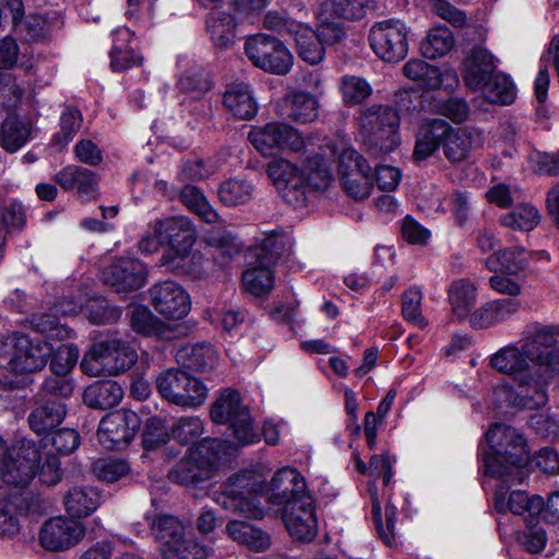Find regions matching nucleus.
Segmentation results:
<instances>
[{
	"instance_id": "obj_1",
	"label": "nucleus",
	"mask_w": 559,
	"mask_h": 559,
	"mask_svg": "<svg viewBox=\"0 0 559 559\" xmlns=\"http://www.w3.org/2000/svg\"><path fill=\"white\" fill-rule=\"evenodd\" d=\"M489 365L499 373L512 379L511 385H503L499 394L516 408L537 409L548 402L545 380L532 364L523 343L509 344L491 355Z\"/></svg>"
},
{
	"instance_id": "obj_30",
	"label": "nucleus",
	"mask_w": 559,
	"mask_h": 559,
	"mask_svg": "<svg viewBox=\"0 0 559 559\" xmlns=\"http://www.w3.org/2000/svg\"><path fill=\"white\" fill-rule=\"evenodd\" d=\"M211 469L206 460H200L198 449H189V455L185 456L169 471L171 481L182 485H194L209 478Z\"/></svg>"
},
{
	"instance_id": "obj_55",
	"label": "nucleus",
	"mask_w": 559,
	"mask_h": 559,
	"mask_svg": "<svg viewBox=\"0 0 559 559\" xmlns=\"http://www.w3.org/2000/svg\"><path fill=\"white\" fill-rule=\"evenodd\" d=\"M235 21L230 14L218 13L212 15L207 21V31L215 46L227 48L234 43L235 38Z\"/></svg>"
},
{
	"instance_id": "obj_42",
	"label": "nucleus",
	"mask_w": 559,
	"mask_h": 559,
	"mask_svg": "<svg viewBox=\"0 0 559 559\" xmlns=\"http://www.w3.org/2000/svg\"><path fill=\"white\" fill-rule=\"evenodd\" d=\"M254 192L251 181L243 178H231L221 183L217 194L222 204L239 206L248 203Z\"/></svg>"
},
{
	"instance_id": "obj_60",
	"label": "nucleus",
	"mask_w": 559,
	"mask_h": 559,
	"mask_svg": "<svg viewBox=\"0 0 559 559\" xmlns=\"http://www.w3.org/2000/svg\"><path fill=\"white\" fill-rule=\"evenodd\" d=\"M61 129L53 138L60 147L67 145L80 130L82 124L81 112L73 107H66L60 118Z\"/></svg>"
},
{
	"instance_id": "obj_3",
	"label": "nucleus",
	"mask_w": 559,
	"mask_h": 559,
	"mask_svg": "<svg viewBox=\"0 0 559 559\" xmlns=\"http://www.w3.org/2000/svg\"><path fill=\"white\" fill-rule=\"evenodd\" d=\"M266 173L286 203L304 206L310 190H325L333 180L328 157L320 154L309 156L299 169L287 159H274L267 164Z\"/></svg>"
},
{
	"instance_id": "obj_45",
	"label": "nucleus",
	"mask_w": 559,
	"mask_h": 559,
	"mask_svg": "<svg viewBox=\"0 0 559 559\" xmlns=\"http://www.w3.org/2000/svg\"><path fill=\"white\" fill-rule=\"evenodd\" d=\"M247 270L242 274V284L245 289L254 296H263L271 293L274 287V275L271 270L272 264L261 263Z\"/></svg>"
},
{
	"instance_id": "obj_46",
	"label": "nucleus",
	"mask_w": 559,
	"mask_h": 559,
	"mask_svg": "<svg viewBox=\"0 0 559 559\" xmlns=\"http://www.w3.org/2000/svg\"><path fill=\"white\" fill-rule=\"evenodd\" d=\"M454 46L452 32L445 26H437L428 33L420 44L421 53L428 59L445 56Z\"/></svg>"
},
{
	"instance_id": "obj_33",
	"label": "nucleus",
	"mask_w": 559,
	"mask_h": 559,
	"mask_svg": "<svg viewBox=\"0 0 559 559\" xmlns=\"http://www.w3.org/2000/svg\"><path fill=\"white\" fill-rule=\"evenodd\" d=\"M448 300L453 316L464 320L476 304L477 287L468 278L455 280L448 287Z\"/></svg>"
},
{
	"instance_id": "obj_41",
	"label": "nucleus",
	"mask_w": 559,
	"mask_h": 559,
	"mask_svg": "<svg viewBox=\"0 0 559 559\" xmlns=\"http://www.w3.org/2000/svg\"><path fill=\"white\" fill-rule=\"evenodd\" d=\"M130 36L131 33L127 27L118 28L115 32L114 46L110 50V67L116 72L141 64V58L127 44Z\"/></svg>"
},
{
	"instance_id": "obj_43",
	"label": "nucleus",
	"mask_w": 559,
	"mask_h": 559,
	"mask_svg": "<svg viewBox=\"0 0 559 559\" xmlns=\"http://www.w3.org/2000/svg\"><path fill=\"white\" fill-rule=\"evenodd\" d=\"M292 248L293 239L288 234L274 231L262 241L257 258L261 263L273 265L280 259L288 257Z\"/></svg>"
},
{
	"instance_id": "obj_61",
	"label": "nucleus",
	"mask_w": 559,
	"mask_h": 559,
	"mask_svg": "<svg viewBox=\"0 0 559 559\" xmlns=\"http://www.w3.org/2000/svg\"><path fill=\"white\" fill-rule=\"evenodd\" d=\"M88 320L94 324H106L120 318V310L108 304L104 298H95L85 307Z\"/></svg>"
},
{
	"instance_id": "obj_57",
	"label": "nucleus",
	"mask_w": 559,
	"mask_h": 559,
	"mask_svg": "<svg viewBox=\"0 0 559 559\" xmlns=\"http://www.w3.org/2000/svg\"><path fill=\"white\" fill-rule=\"evenodd\" d=\"M421 299L423 294L416 287L407 289L402 298V313L404 319L420 329L428 325V321L421 314Z\"/></svg>"
},
{
	"instance_id": "obj_13",
	"label": "nucleus",
	"mask_w": 559,
	"mask_h": 559,
	"mask_svg": "<svg viewBox=\"0 0 559 559\" xmlns=\"http://www.w3.org/2000/svg\"><path fill=\"white\" fill-rule=\"evenodd\" d=\"M210 415L216 424H228L239 444H252L259 440L249 409L237 391L224 390L212 404Z\"/></svg>"
},
{
	"instance_id": "obj_4",
	"label": "nucleus",
	"mask_w": 559,
	"mask_h": 559,
	"mask_svg": "<svg viewBox=\"0 0 559 559\" xmlns=\"http://www.w3.org/2000/svg\"><path fill=\"white\" fill-rule=\"evenodd\" d=\"M490 452L484 456L486 475L506 484H522L530 460L526 441L515 428L493 424L486 433Z\"/></svg>"
},
{
	"instance_id": "obj_35",
	"label": "nucleus",
	"mask_w": 559,
	"mask_h": 559,
	"mask_svg": "<svg viewBox=\"0 0 559 559\" xmlns=\"http://www.w3.org/2000/svg\"><path fill=\"white\" fill-rule=\"evenodd\" d=\"M284 106L282 116L298 123L312 122L319 116L318 99L310 93H293L284 99Z\"/></svg>"
},
{
	"instance_id": "obj_10",
	"label": "nucleus",
	"mask_w": 559,
	"mask_h": 559,
	"mask_svg": "<svg viewBox=\"0 0 559 559\" xmlns=\"http://www.w3.org/2000/svg\"><path fill=\"white\" fill-rule=\"evenodd\" d=\"M155 383L164 400L185 409L199 408L209 396V389L202 380L179 368L162 371Z\"/></svg>"
},
{
	"instance_id": "obj_11",
	"label": "nucleus",
	"mask_w": 559,
	"mask_h": 559,
	"mask_svg": "<svg viewBox=\"0 0 559 559\" xmlns=\"http://www.w3.org/2000/svg\"><path fill=\"white\" fill-rule=\"evenodd\" d=\"M330 156H337L340 182L344 191L356 200L370 195L373 187L372 168L353 147L326 145Z\"/></svg>"
},
{
	"instance_id": "obj_38",
	"label": "nucleus",
	"mask_w": 559,
	"mask_h": 559,
	"mask_svg": "<svg viewBox=\"0 0 559 559\" xmlns=\"http://www.w3.org/2000/svg\"><path fill=\"white\" fill-rule=\"evenodd\" d=\"M123 397L122 388L115 381H97L88 385L83 394L86 405L106 409L118 405Z\"/></svg>"
},
{
	"instance_id": "obj_37",
	"label": "nucleus",
	"mask_w": 559,
	"mask_h": 559,
	"mask_svg": "<svg viewBox=\"0 0 559 559\" xmlns=\"http://www.w3.org/2000/svg\"><path fill=\"white\" fill-rule=\"evenodd\" d=\"M32 139V123L19 117H8L1 124L0 145L8 153H15Z\"/></svg>"
},
{
	"instance_id": "obj_49",
	"label": "nucleus",
	"mask_w": 559,
	"mask_h": 559,
	"mask_svg": "<svg viewBox=\"0 0 559 559\" xmlns=\"http://www.w3.org/2000/svg\"><path fill=\"white\" fill-rule=\"evenodd\" d=\"M178 87L191 99H202L210 92L212 84L203 69L193 67L179 78Z\"/></svg>"
},
{
	"instance_id": "obj_21",
	"label": "nucleus",
	"mask_w": 559,
	"mask_h": 559,
	"mask_svg": "<svg viewBox=\"0 0 559 559\" xmlns=\"http://www.w3.org/2000/svg\"><path fill=\"white\" fill-rule=\"evenodd\" d=\"M148 293L153 308L166 319L179 320L190 311L191 302L188 293L174 281L158 282L150 288Z\"/></svg>"
},
{
	"instance_id": "obj_14",
	"label": "nucleus",
	"mask_w": 559,
	"mask_h": 559,
	"mask_svg": "<svg viewBox=\"0 0 559 559\" xmlns=\"http://www.w3.org/2000/svg\"><path fill=\"white\" fill-rule=\"evenodd\" d=\"M245 52L252 64L265 72L285 75L293 67V56L274 36L255 34L247 38Z\"/></svg>"
},
{
	"instance_id": "obj_27",
	"label": "nucleus",
	"mask_w": 559,
	"mask_h": 559,
	"mask_svg": "<svg viewBox=\"0 0 559 559\" xmlns=\"http://www.w3.org/2000/svg\"><path fill=\"white\" fill-rule=\"evenodd\" d=\"M55 181L64 190H76L84 199L94 198L98 180L96 175L84 167L69 165L55 175Z\"/></svg>"
},
{
	"instance_id": "obj_28",
	"label": "nucleus",
	"mask_w": 559,
	"mask_h": 559,
	"mask_svg": "<svg viewBox=\"0 0 559 559\" xmlns=\"http://www.w3.org/2000/svg\"><path fill=\"white\" fill-rule=\"evenodd\" d=\"M449 131V123L443 119H431L425 121L416 135V143L413 156L416 160H424L443 145V138Z\"/></svg>"
},
{
	"instance_id": "obj_34",
	"label": "nucleus",
	"mask_w": 559,
	"mask_h": 559,
	"mask_svg": "<svg viewBox=\"0 0 559 559\" xmlns=\"http://www.w3.org/2000/svg\"><path fill=\"white\" fill-rule=\"evenodd\" d=\"M294 37L299 57L310 64H318L324 58L325 48L316 31L305 23L293 24Z\"/></svg>"
},
{
	"instance_id": "obj_12",
	"label": "nucleus",
	"mask_w": 559,
	"mask_h": 559,
	"mask_svg": "<svg viewBox=\"0 0 559 559\" xmlns=\"http://www.w3.org/2000/svg\"><path fill=\"white\" fill-rule=\"evenodd\" d=\"M39 450L34 441L21 440L7 447L0 438V478L7 485L24 488L35 477Z\"/></svg>"
},
{
	"instance_id": "obj_48",
	"label": "nucleus",
	"mask_w": 559,
	"mask_h": 559,
	"mask_svg": "<svg viewBox=\"0 0 559 559\" xmlns=\"http://www.w3.org/2000/svg\"><path fill=\"white\" fill-rule=\"evenodd\" d=\"M372 2L373 0H324L320 8L333 17L356 21L366 15V10L372 5Z\"/></svg>"
},
{
	"instance_id": "obj_23",
	"label": "nucleus",
	"mask_w": 559,
	"mask_h": 559,
	"mask_svg": "<svg viewBox=\"0 0 559 559\" xmlns=\"http://www.w3.org/2000/svg\"><path fill=\"white\" fill-rule=\"evenodd\" d=\"M483 134L474 128H452L443 138V153L451 163H459L467 158L472 151L483 145Z\"/></svg>"
},
{
	"instance_id": "obj_22",
	"label": "nucleus",
	"mask_w": 559,
	"mask_h": 559,
	"mask_svg": "<svg viewBox=\"0 0 559 559\" xmlns=\"http://www.w3.org/2000/svg\"><path fill=\"white\" fill-rule=\"evenodd\" d=\"M146 267L138 259L120 258L102 272V280L117 292L136 290L146 283Z\"/></svg>"
},
{
	"instance_id": "obj_59",
	"label": "nucleus",
	"mask_w": 559,
	"mask_h": 559,
	"mask_svg": "<svg viewBox=\"0 0 559 559\" xmlns=\"http://www.w3.org/2000/svg\"><path fill=\"white\" fill-rule=\"evenodd\" d=\"M204 431L202 420L197 416L179 418L171 428V433L180 443H192L198 440Z\"/></svg>"
},
{
	"instance_id": "obj_51",
	"label": "nucleus",
	"mask_w": 559,
	"mask_h": 559,
	"mask_svg": "<svg viewBox=\"0 0 559 559\" xmlns=\"http://www.w3.org/2000/svg\"><path fill=\"white\" fill-rule=\"evenodd\" d=\"M334 19L335 17L330 13L324 12V10L319 7L316 33L324 47L335 46L346 37L347 31L344 24L335 21Z\"/></svg>"
},
{
	"instance_id": "obj_16",
	"label": "nucleus",
	"mask_w": 559,
	"mask_h": 559,
	"mask_svg": "<svg viewBox=\"0 0 559 559\" xmlns=\"http://www.w3.org/2000/svg\"><path fill=\"white\" fill-rule=\"evenodd\" d=\"M370 47L385 62H399L408 51V29L399 20L376 23L369 32Z\"/></svg>"
},
{
	"instance_id": "obj_58",
	"label": "nucleus",
	"mask_w": 559,
	"mask_h": 559,
	"mask_svg": "<svg viewBox=\"0 0 559 559\" xmlns=\"http://www.w3.org/2000/svg\"><path fill=\"white\" fill-rule=\"evenodd\" d=\"M130 324L133 331L145 336L158 335L162 331V323L146 307L132 310Z\"/></svg>"
},
{
	"instance_id": "obj_36",
	"label": "nucleus",
	"mask_w": 559,
	"mask_h": 559,
	"mask_svg": "<svg viewBox=\"0 0 559 559\" xmlns=\"http://www.w3.org/2000/svg\"><path fill=\"white\" fill-rule=\"evenodd\" d=\"M146 520L150 521L152 532L159 542L160 550L166 557L185 535L183 525L177 518L165 514L154 518L146 516Z\"/></svg>"
},
{
	"instance_id": "obj_52",
	"label": "nucleus",
	"mask_w": 559,
	"mask_h": 559,
	"mask_svg": "<svg viewBox=\"0 0 559 559\" xmlns=\"http://www.w3.org/2000/svg\"><path fill=\"white\" fill-rule=\"evenodd\" d=\"M205 242L216 250L215 260L224 264L241 250L239 240L225 230H212L205 236Z\"/></svg>"
},
{
	"instance_id": "obj_26",
	"label": "nucleus",
	"mask_w": 559,
	"mask_h": 559,
	"mask_svg": "<svg viewBox=\"0 0 559 559\" xmlns=\"http://www.w3.org/2000/svg\"><path fill=\"white\" fill-rule=\"evenodd\" d=\"M496 59L484 47L478 46L472 49L464 63V81L472 90L479 91L480 87L496 72Z\"/></svg>"
},
{
	"instance_id": "obj_19",
	"label": "nucleus",
	"mask_w": 559,
	"mask_h": 559,
	"mask_svg": "<svg viewBox=\"0 0 559 559\" xmlns=\"http://www.w3.org/2000/svg\"><path fill=\"white\" fill-rule=\"evenodd\" d=\"M85 535L82 522L64 516H53L45 521L38 533L40 546L52 552L68 550L78 545Z\"/></svg>"
},
{
	"instance_id": "obj_63",
	"label": "nucleus",
	"mask_w": 559,
	"mask_h": 559,
	"mask_svg": "<svg viewBox=\"0 0 559 559\" xmlns=\"http://www.w3.org/2000/svg\"><path fill=\"white\" fill-rule=\"evenodd\" d=\"M20 528L15 504L0 492V537H12L20 532Z\"/></svg>"
},
{
	"instance_id": "obj_6",
	"label": "nucleus",
	"mask_w": 559,
	"mask_h": 559,
	"mask_svg": "<svg viewBox=\"0 0 559 559\" xmlns=\"http://www.w3.org/2000/svg\"><path fill=\"white\" fill-rule=\"evenodd\" d=\"M151 228L169 246L162 255V265L173 272L189 273L190 263L197 258L192 252L197 237L191 221L185 216L166 217L153 222Z\"/></svg>"
},
{
	"instance_id": "obj_5",
	"label": "nucleus",
	"mask_w": 559,
	"mask_h": 559,
	"mask_svg": "<svg viewBox=\"0 0 559 559\" xmlns=\"http://www.w3.org/2000/svg\"><path fill=\"white\" fill-rule=\"evenodd\" d=\"M52 345L41 337L14 334L0 346V385L8 389L20 388L25 376L40 371L48 362Z\"/></svg>"
},
{
	"instance_id": "obj_54",
	"label": "nucleus",
	"mask_w": 559,
	"mask_h": 559,
	"mask_svg": "<svg viewBox=\"0 0 559 559\" xmlns=\"http://www.w3.org/2000/svg\"><path fill=\"white\" fill-rule=\"evenodd\" d=\"M540 216L536 207L531 204H520L513 211L502 215L500 222L512 229L530 231L539 223Z\"/></svg>"
},
{
	"instance_id": "obj_9",
	"label": "nucleus",
	"mask_w": 559,
	"mask_h": 559,
	"mask_svg": "<svg viewBox=\"0 0 559 559\" xmlns=\"http://www.w3.org/2000/svg\"><path fill=\"white\" fill-rule=\"evenodd\" d=\"M523 345L548 389L551 378L559 373V328L537 323L528 325Z\"/></svg>"
},
{
	"instance_id": "obj_8",
	"label": "nucleus",
	"mask_w": 559,
	"mask_h": 559,
	"mask_svg": "<svg viewBox=\"0 0 559 559\" xmlns=\"http://www.w3.org/2000/svg\"><path fill=\"white\" fill-rule=\"evenodd\" d=\"M400 116L388 105H371L359 116V129L367 150L376 156L393 152L401 142Z\"/></svg>"
},
{
	"instance_id": "obj_2",
	"label": "nucleus",
	"mask_w": 559,
	"mask_h": 559,
	"mask_svg": "<svg viewBox=\"0 0 559 559\" xmlns=\"http://www.w3.org/2000/svg\"><path fill=\"white\" fill-rule=\"evenodd\" d=\"M273 498L284 504L283 521L292 537L310 542L318 532L313 499L306 492L304 477L294 467H283L271 480Z\"/></svg>"
},
{
	"instance_id": "obj_64",
	"label": "nucleus",
	"mask_w": 559,
	"mask_h": 559,
	"mask_svg": "<svg viewBox=\"0 0 559 559\" xmlns=\"http://www.w3.org/2000/svg\"><path fill=\"white\" fill-rule=\"evenodd\" d=\"M209 549L199 544L194 538L185 535L179 543L167 554L168 559H207Z\"/></svg>"
},
{
	"instance_id": "obj_62",
	"label": "nucleus",
	"mask_w": 559,
	"mask_h": 559,
	"mask_svg": "<svg viewBox=\"0 0 559 559\" xmlns=\"http://www.w3.org/2000/svg\"><path fill=\"white\" fill-rule=\"evenodd\" d=\"M96 477L105 483H115L124 477L129 471V464L122 460H99L93 467Z\"/></svg>"
},
{
	"instance_id": "obj_18",
	"label": "nucleus",
	"mask_w": 559,
	"mask_h": 559,
	"mask_svg": "<svg viewBox=\"0 0 559 559\" xmlns=\"http://www.w3.org/2000/svg\"><path fill=\"white\" fill-rule=\"evenodd\" d=\"M141 427L136 413L129 409H118L103 417L98 425L97 437L108 450L127 447Z\"/></svg>"
},
{
	"instance_id": "obj_20",
	"label": "nucleus",
	"mask_w": 559,
	"mask_h": 559,
	"mask_svg": "<svg viewBox=\"0 0 559 559\" xmlns=\"http://www.w3.org/2000/svg\"><path fill=\"white\" fill-rule=\"evenodd\" d=\"M514 485L500 481L495 492V508L499 513L512 512L522 516L526 523H533L542 513L544 499L538 495H528L524 490H513L509 493V488Z\"/></svg>"
},
{
	"instance_id": "obj_44",
	"label": "nucleus",
	"mask_w": 559,
	"mask_h": 559,
	"mask_svg": "<svg viewBox=\"0 0 559 559\" xmlns=\"http://www.w3.org/2000/svg\"><path fill=\"white\" fill-rule=\"evenodd\" d=\"M25 223V210L21 202L9 199L0 201V260L3 257V248L7 234L22 227Z\"/></svg>"
},
{
	"instance_id": "obj_31",
	"label": "nucleus",
	"mask_w": 559,
	"mask_h": 559,
	"mask_svg": "<svg viewBox=\"0 0 559 559\" xmlns=\"http://www.w3.org/2000/svg\"><path fill=\"white\" fill-rule=\"evenodd\" d=\"M176 360L188 369L202 372L213 369L218 356L209 343L187 344L177 349Z\"/></svg>"
},
{
	"instance_id": "obj_25",
	"label": "nucleus",
	"mask_w": 559,
	"mask_h": 559,
	"mask_svg": "<svg viewBox=\"0 0 559 559\" xmlns=\"http://www.w3.org/2000/svg\"><path fill=\"white\" fill-rule=\"evenodd\" d=\"M67 414L66 405L56 400H45L38 396L34 407L28 414L29 428L37 435H45L52 431L64 419Z\"/></svg>"
},
{
	"instance_id": "obj_40",
	"label": "nucleus",
	"mask_w": 559,
	"mask_h": 559,
	"mask_svg": "<svg viewBox=\"0 0 559 559\" xmlns=\"http://www.w3.org/2000/svg\"><path fill=\"white\" fill-rule=\"evenodd\" d=\"M525 251L521 247L495 251L485 261L486 267L493 273L516 274L526 265Z\"/></svg>"
},
{
	"instance_id": "obj_53",
	"label": "nucleus",
	"mask_w": 559,
	"mask_h": 559,
	"mask_svg": "<svg viewBox=\"0 0 559 559\" xmlns=\"http://www.w3.org/2000/svg\"><path fill=\"white\" fill-rule=\"evenodd\" d=\"M180 199L189 210L197 213L206 223L217 222V213L199 188L186 186L180 193Z\"/></svg>"
},
{
	"instance_id": "obj_29",
	"label": "nucleus",
	"mask_w": 559,
	"mask_h": 559,
	"mask_svg": "<svg viewBox=\"0 0 559 559\" xmlns=\"http://www.w3.org/2000/svg\"><path fill=\"white\" fill-rule=\"evenodd\" d=\"M100 504V495L91 486H74L63 496V506L71 519L91 515Z\"/></svg>"
},
{
	"instance_id": "obj_56",
	"label": "nucleus",
	"mask_w": 559,
	"mask_h": 559,
	"mask_svg": "<svg viewBox=\"0 0 559 559\" xmlns=\"http://www.w3.org/2000/svg\"><path fill=\"white\" fill-rule=\"evenodd\" d=\"M50 358V369L57 376H67L76 365L79 348L73 344H62L55 350Z\"/></svg>"
},
{
	"instance_id": "obj_47",
	"label": "nucleus",
	"mask_w": 559,
	"mask_h": 559,
	"mask_svg": "<svg viewBox=\"0 0 559 559\" xmlns=\"http://www.w3.org/2000/svg\"><path fill=\"white\" fill-rule=\"evenodd\" d=\"M403 72L409 80L426 88H438L442 83L440 70L420 59L408 60L403 67Z\"/></svg>"
},
{
	"instance_id": "obj_15",
	"label": "nucleus",
	"mask_w": 559,
	"mask_h": 559,
	"mask_svg": "<svg viewBox=\"0 0 559 559\" xmlns=\"http://www.w3.org/2000/svg\"><path fill=\"white\" fill-rule=\"evenodd\" d=\"M258 487L251 475H235L228 479L219 492H216L215 501L225 510L260 520L264 516V511L260 506Z\"/></svg>"
},
{
	"instance_id": "obj_32",
	"label": "nucleus",
	"mask_w": 559,
	"mask_h": 559,
	"mask_svg": "<svg viewBox=\"0 0 559 559\" xmlns=\"http://www.w3.org/2000/svg\"><path fill=\"white\" fill-rule=\"evenodd\" d=\"M227 535L236 543L252 551H265L271 546V536L260 527L243 521H230L226 525Z\"/></svg>"
},
{
	"instance_id": "obj_17",
	"label": "nucleus",
	"mask_w": 559,
	"mask_h": 559,
	"mask_svg": "<svg viewBox=\"0 0 559 559\" xmlns=\"http://www.w3.org/2000/svg\"><path fill=\"white\" fill-rule=\"evenodd\" d=\"M248 139L264 156L275 155L284 150L300 151L305 145L304 138L296 129L281 122L252 127Z\"/></svg>"
},
{
	"instance_id": "obj_7",
	"label": "nucleus",
	"mask_w": 559,
	"mask_h": 559,
	"mask_svg": "<svg viewBox=\"0 0 559 559\" xmlns=\"http://www.w3.org/2000/svg\"><path fill=\"white\" fill-rule=\"evenodd\" d=\"M136 360L138 353L128 341L110 335L92 344L80 367L91 377L116 376L129 370Z\"/></svg>"
},
{
	"instance_id": "obj_24",
	"label": "nucleus",
	"mask_w": 559,
	"mask_h": 559,
	"mask_svg": "<svg viewBox=\"0 0 559 559\" xmlns=\"http://www.w3.org/2000/svg\"><path fill=\"white\" fill-rule=\"evenodd\" d=\"M224 108L239 120H251L258 112V104L249 84L236 81L228 84L223 94Z\"/></svg>"
},
{
	"instance_id": "obj_50",
	"label": "nucleus",
	"mask_w": 559,
	"mask_h": 559,
	"mask_svg": "<svg viewBox=\"0 0 559 559\" xmlns=\"http://www.w3.org/2000/svg\"><path fill=\"white\" fill-rule=\"evenodd\" d=\"M340 90L343 102L349 106L360 105L372 94L370 83L361 76L344 75L341 80Z\"/></svg>"
},
{
	"instance_id": "obj_39",
	"label": "nucleus",
	"mask_w": 559,
	"mask_h": 559,
	"mask_svg": "<svg viewBox=\"0 0 559 559\" xmlns=\"http://www.w3.org/2000/svg\"><path fill=\"white\" fill-rule=\"evenodd\" d=\"M479 91L491 104L509 105L516 97V87L512 79L503 72L496 71Z\"/></svg>"
}]
</instances>
